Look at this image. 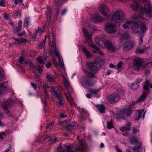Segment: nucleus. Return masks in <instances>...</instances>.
<instances>
[{
	"instance_id": "412c9836",
	"label": "nucleus",
	"mask_w": 152,
	"mask_h": 152,
	"mask_svg": "<svg viewBox=\"0 0 152 152\" xmlns=\"http://www.w3.org/2000/svg\"><path fill=\"white\" fill-rule=\"evenodd\" d=\"M131 124L129 123L126 124L125 126L119 128V129L122 132L129 131L131 129Z\"/></svg>"
},
{
	"instance_id": "09e8293b",
	"label": "nucleus",
	"mask_w": 152,
	"mask_h": 152,
	"mask_svg": "<svg viewBox=\"0 0 152 152\" xmlns=\"http://www.w3.org/2000/svg\"><path fill=\"white\" fill-rule=\"evenodd\" d=\"M42 67L43 66L42 65H38L37 69L39 73H42L43 71Z\"/></svg>"
},
{
	"instance_id": "a19ab883",
	"label": "nucleus",
	"mask_w": 152,
	"mask_h": 152,
	"mask_svg": "<svg viewBox=\"0 0 152 152\" xmlns=\"http://www.w3.org/2000/svg\"><path fill=\"white\" fill-rule=\"evenodd\" d=\"M43 32L41 31L39 29V28H38V30L35 31V33L33 34V37H36L37 35H40Z\"/></svg>"
},
{
	"instance_id": "e2e57ef3",
	"label": "nucleus",
	"mask_w": 152,
	"mask_h": 152,
	"mask_svg": "<svg viewBox=\"0 0 152 152\" xmlns=\"http://www.w3.org/2000/svg\"><path fill=\"white\" fill-rule=\"evenodd\" d=\"M60 117L61 118H64L66 117V115L62 113H60L59 115Z\"/></svg>"
},
{
	"instance_id": "2f4dec72",
	"label": "nucleus",
	"mask_w": 152,
	"mask_h": 152,
	"mask_svg": "<svg viewBox=\"0 0 152 152\" xmlns=\"http://www.w3.org/2000/svg\"><path fill=\"white\" fill-rule=\"evenodd\" d=\"M129 139L130 142L132 144H134L138 142L137 138L134 136L130 137Z\"/></svg>"
},
{
	"instance_id": "8fccbe9b",
	"label": "nucleus",
	"mask_w": 152,
	"mask_h": 152,
	"mask_svg": "<svg viewBox=\"0 0 152 152\" xmlns=\"http://www.w3.org/2000/svg\"><path fill=\"white\" fill-rule=\"evenodd\" d=\"M23 0H14L15 1V5H16L18 3H21L22 5H23Z\"/></svg>"
},
{
	"instance_id": "f704fd0d",
	"label": "nucleus",
	"mask_w": 152,
	"mask_h": 152,
	"mask_svg": "<svg viewBox=\"0 0 152 152\" xmlns=\"http://www.w3.org/2000/svg\"><path fill=\"white\" fill-rule=\"evenodd\" d=\"M75 125L72 123L71 124H68L66 128V132H69L71 130L72 128L74 127Z\"/></svg>"
},
{
	"instance_id": "b1692460",
	"label": "nucleus",
	"mask_w": 152,
	"mask_h": 152,
	"mask_svg": "<svg viewBox=\"0 0 152 152\" xmlns=\"http://www.w3.org/2000/svg\"><path fill=\"white\" fill-rule=\"evenodd\" d=\"M56 78V77L54 76L51 74H48L46 75L47 81L48 82H53Z\"/></svg>"
},
{
	"instance_id": "3c124183",
	"label": "nucleus",
	"mask_w": 152,
	"mask_h": 152,
	"mask_svg": "<svg viewBox=\"0 0 152 152\" xmlns=\"http://www.w3.org/2000/svg\"><path fill=\"white\" fill-rule=\"evenodd\" d=\"M143 80L142 78H138L136 79V81L134 82L136 83L137 84L138 83L140 85V83Z\"/></svg>"
},
{
	"instance_id": "f8f14e48",
	"label": "nucleus",
	"mask_w": 152,
	"mask_h": 152,
	"mask_svg": "<svg viewBox=\"0 0 152 152\" xmlns=\"http://www.w3.org/2000/svg\"><path fill=\"white\" fill-rule=\"evenodd\" d=\"M142 65V59L137 58L135 60L134 64V68L137 71L140 70L141 66Z\"/></svg>"
},
{
	"instance_id": "bf43d9fd",
	"label": "nucleus",
	"mask_w": 152,
	"mask_h": 152,
	"mask_svg": "<svg viewBox=\"0 0 152 152\" xmlns=\"http://www.w3.org/2000/svg\"><path fill=\"white\" fill-rule=\"evenodd\" d=\"M54 123L52 122L51 123L47 125V128H50L54 124Z\"/></svg>"
},
{
	"instance_id": "ea45409f",
	"label": "nucleus",
	"mask_w": 152,
	"mask_h": 152,
	"mask_svg": "<svg viewBox=\"0 0 152 152\" xmlns=\"http://www.w3.org/2000/svg\"><path fill=\"white\" fill-rule=\"evenodd\" d=\"M139 85L138 83L137 84L136 83H133L131 86V88L133 90L137 89L139 87Z\"/></svg>"
},
{
	"instance_id": "603ef678",
	"label": "nucleus",
	"mask_w": 152,
	"mask_h": 152,
	"mask_svg": "<svg viewBox=\"0 0 152 152\" xmlns=\"http://www.w3.org/2000/svg\"><path fill=\"white\" fill-rule=\"evenodd\" d=\"M5 134L4 132H0V140H1L4 139Z\"/></svg>"
},
{
	"instance_id": "393cba45",
	"label": "nucleus",
	"mask_w": 152,
	"mask_h": 152,
	"mask_svg": "<svg viewBox=\"0 0 152 152\" xmlns=\"http://www.w3.org/2000/svg\"><path fill=\"white\" fill-rule=\"evenodd\" d=\"M37 61L41 65H43L45 64L44 61L45 58L42 56H38L37 58Z\"/></svg>"
},
{
	"instance_id": "9b49d317",
	"label": "nucleus",
	"mask_w": 152,
	"mask_h": 152,
	"mask_svg": "<svg viewBox=\"0 0 152 152\" xmlns=\"http://www.w3.org/2000/svg\"><path fill=\"white\" fill-rule=\"evenodd\" d=\"M99 9L101 13L105 16H107L110 14L109 13V10L108 7L104 4L101 5Z\"/></svg>"
},
{
	"instance_id": "1a4fd4ad",
	"label": "nucleus",
	"mask_w": 152,
	"mask_h": 152,
	"mask_svg": "<svg viewBox=\"0 0 152 152\" xmlns=\"http://www.w3.org/2000/svg\"><path fill=\"white\" fill-rule=\"evenodd\" d=\"M109 102L112 104H114L118 102L120 99V96L118 94H114L109 96L107 97Z\"/></svg>"
},
{
	"instance_id": "4be33fe9",
	"label": "nucleus",
	"mask_w": 152,
	"mask_h": 152,
	"mask_svg": "<svg viewBox=\"0 0 152 152\" xmlns=\"http://www.w3.org/2000/svg\"><path fill=\"white\" fill-rule=\"evenodd\" d=\"M13 39L15 41L14 43L17 45H21L26 41V39L24 38L19 39L13 38Z\"/></svg>"
},
{
	"instance_id": "c756f323",
	"label": "nucleus",
	"mask_w": 152,
	"mask_h": 152,
	"mask_svg": "<svg viewBox=\"0 0 152 152\" xmlns=\"http://www.w3.org/2000/svg\"><path fill=\"white\" fill-rule=\"evenodd\" d=\"M149 82L148 80H146L143 83V88L144 89L147 91L149 89Z\"/></svg>"
},
{
	"instance_id": "72a5a7b5",
	"label": "nucleus",
	"mask_w": 152,
	"mask_h": 152,
	"mask_svg": "<svg viewBox=\"0 0 152 152\" xmlns=\"http://www.w3.org/2000/svg\"><path fill=\"white\" fill-rule=\"evenodd\" d=\"M139 115L137 117V120H139L141 117L142 114V118H144L146 112H144V110H138Z\"/></svg>"
},
{
	"instance_id": "0e129e2a",
	"label": "nucleus",
	"mask_w": 152,
	"mask_h": 152,
	"mask_svg": "<svg viewBox=\"0 0 152 152\" xmlns=\"http://www.w3.org/2000/svg\"><path fill=\"white\" fill-rule=\"evenodd\" d=\"M22 21L21 20H19L18 23V26L20 27L21 28V26L22 25Z\"/></svg>"
},
{
	"instance_id": "864d4df0",
	"label": "nucleus",
	"mask_w": 152,
	"mask_h": 152,
	"mask_svg": "<svg viewBox=\"0 0 152 152\" xmlns=\"http://www.w3.org/2000/svg\"><path fill=\"white\" fill-rule=\"evenodd\" d=\"M122 64H123V62L122 61H121L119 62L118 63L117 66V69H118L121 68L122 66Z\"/></svg>"
},
{
	"instance_id": "6ab92c4d",
	"label": "nucleus",
	"mask_w": 152,
	"mask_h": 152,
	"mask_svg": "<svg viewBox=\"0 0 152 152\" xmlns=\"http://www.w3.org/2000/svg\"><path fill=\"white\" fill-rule=\"evenodd\" d=\"M131 7L132 10L134 12H137L139 8L137 2L135 0H133L131 4Z\"/></svg>"
},
{
	"instance_id": "a18cd8bd",
	"label": "nucleus",
	"mask_w": 152,
	"mask_h": 152,
	"mask_svg": "<svg viewBox=\"0 0 152 152\" xmlns=\"http://www.w3.org/2000/svg\"><path fill=\"white\" fill-rule=\"evenodd\" d=\"M58 99L60 100L59 101H58L57 102V104H59L60 106H63L64 105V102L62 100L63 97L62 96V98L61 99H60L59 98H57Z\"/></svg>"
},
{
	"instance_id": "20e7f679",
	"label": "nucleus",
	"mask_w": 152,
	"mask_h": 152,
	"mask_svg": "<svg viewBox=\"0 0 152 152\" xmlns=\"http://www.w3.org/2000/svg\"><path fill=\"white\" fill-rule=\"evenodd\" d=\"M80 146L77 149L74 148L72 145L67 146L65 145L62 147L59 146L58 147V149L59 150H60L61 149V150H63V151H65L66 149L68 152L77 151L78 152H87L85 143L80 141Z\"/></svg>"
},
{
	"instance_id": "13d9d810",
	"label": "nucleus",
	"mask_w": 152,
	"mask_h": 152,
	"mask_svg": "<svg viewBox=\"0 0 152 152\" xmlns=\"http://www.w3.org/2000/svg\"><path fill=\"white\" fill-rule=\"evenodd\" d=\"M39 29H40V30H41V31H42L43 32H45V26L43 25L41 28H39Z\"/></svg>"
},
{
	"instance_id": "338daca9",
	"label": "nucleus",
	"mask_w": 152,
	"mask_h": 152,
	"mask_svg": "<svg viewBox=\"0 0 152 152\" xmlns=\"http://www.w3.org/2000/svg\"><path fill=\"white\" fill-rule=\"evenodd\" d=\"M15 13L17 14V16H18L20 15V11L19 10H15Z\"/></svg>"
},
{
	"instance_id": "49530a36",
	"label": "nucleus",
	"mask_w": 152,
	"mask_h": 152,
	"mask_svg": "<svg viewBox=\"0 0 152 152\" xmlns=\"http://www.w3.org/2000/svg\"><path fill=\"white\" fill-rule=\"evenodd\" d=\"M43 89L44 91V92L47 94L46 89L49 88V87L48 85L47 84H45L42 86Z\"/></svg>"
},
{
	"instance_id": "680f3d73",
	"label": "nucleus",
	"mask_w": 152,
	"mask_h": 152,
	"mask_svg": "<svg viewBox=\"0 0 152 152\" xmlns=\"http://www.w3.org/2000/svg\"><path fill=\"white\" fill-rule=\"evenodd\" d=\"M31 85L35 90L37 88V86L36 85L33 83H31Z\"/></svg>"
},
{
	"instance_id": "37998d69",
	"label": "nucleus",
	"mask_w": 152,
	"mask_h": 152,
	"mask_svg": "<svg viewBox=\"0 0 152 152\" xmlns=\"http://www.w3.org/2000/svg\"><path fill=\"white\" fill-rule=\"evenodd\" d=\"M46 15L47 18L49 16H50L52 12V10L51 8H47V10L46 11Z\"/></svg>"
},
{
	"instance_id": "c9c22d12",
	"label": "nucleus",
	"mask_w": 152,
	"mask_h": 152,
	"mask_svg": "<svg viewBox=\"0 0 152 152\" xmlns=\"http://www.w3.org/2000/svg\"><path fill=\"white\" fill-rule=\"evenodd\" d=\"M145 49H146V48L145 46L143 47V48L141 49L139 48L137 49L135 51V53L137 54L142 53L144 52V50Z\"/></svg>"
},
{
	"instance_id": "69168bd1",
	"label": "nucleus",
	"mask_w": 152,
	"mask_h": 152,
	"mask_svg": "<svg viewBox=\"0 0 152 152\" xmlns=\"http://www.w3.org/2000/svg\"><path fill=\"white\" fill-rule=\"evenodd\" d=\"M51 65H52L49 62V63H48L46 64V66L47 68L48 69L50 68V66H51Z\"/></svg>"
},
{
	"instance_id": "473e14b6",
	"label": "nucleus",
	"mask_w": 152,
	"mask_h": 152,
	"mask_svg": "<svg viewBox=\"0 0 152 152\" xmlns=\"http://www.w3.org/2000/svg\"><path fill=\"white\" fill-rule=\"evenodd\" d=\"M84 72H86V74L88 77H90L92 78L94 76V74L96 72H88L86 69H83Z\"/></svg>"
},
{
	"instance_id": "4468645a",
	"label": "nucleus",
	"mask_w": 152,
	"mask_h": 152,
	"mask_svg": "<svg viewBox=\"0 0 152 152\" xmlns=\"http://www.w3.org/2000/svg\"><path fill=\"white\" fill-rule=\"evenodd\" d=\"M105 19V18L101 17L99 15L97 14L93 17L91 21L95 23H102L104 21Z\"/></svg>"
},
{
	"instance_id": "6e6552de",
	"label": "nucleus",
	"mask_w": 152,
	"mask_h": 152,
	"mask_svg": "<svg viewBox=\"0 0 152 152\" xmlns=\"http://www.w3.org/2000/svg\"><path fill=\"white\" fill-rule=\"evenodd\" d=\"M87 65L88 69L93 72H96L99 70V64L98 63L88 62Z\"/></svg>"
},
{
	"instance_id": "7c9ffc66",
	"label": "nucleus",
	"mask_w": 152,
	"mask_h": 152,
	"mask_svg": "<svg viewBox=\"0 0 152 152\" xmlns=\"http://www.w3.org/2000/svg\"><path fill=\"white\" fill-rule=\"evenodd\" d=\"M132 23L131 20H128L125 23L123 24L122 26L123 27L125 28H129L130 26L132 25Z\"/></svg>"
},
{
	"instance_id": "58836bf2",
	"label": "nucleus",
	"mask_w": 152,
	"mask_h": 152,
	"mask_svg": "<svg viewBox=\"0 0 152 152\" xmlns=\"http://www.w3.org/2000/svg\"><path fill=\"white\" fill-rule=\"evenodd\" d=\"M30 22V20L29 18L26 17L24 20V23L25 26L26 27L29 26V23Z\"/></svg>"
},
{
	"instance_id": "774afa93",
	"label": "nucleus",
	"mask_w": 152,
	"mask_h": 152,
	"mask_svg": "<svg viewBox=\"0 0 152 152\" xmlns=\"http://www.w3.org/2000/svg\"><path fill=\"white\" fill-rule=\"evenodd\" d=\"M133 132L134 133H136L138 132V131L137 129L136 128H133Z\"/></svg>"
},
{
	"instance_id": "aec40b11",
	"label": "nucleus",
	"mask_w": 152,
	"mask_h": 152,
	"mask_svg": "<svg viewBox=\"0 0 152 152\" xmlns=\"http://www.w3.org/2000/svg\"><path fill=\"white\" fill-rule=\"evenodd\" d=\"M61 76L63 78V83L65 87H66L67 90H69V91H71V92L73 91V90L72 89L70 88V86L68 81L66 80L65 77L62 74L61 75Z\"/></svg>"
},
{
	"instance_id": "7ed1b4c3",
	"label": "nucleus",
	"mask_w": 152,
	"mask_h": 152,
	"mask_svg": "<svg viewBox=\"0 0 152 152\" xmlns=\"http://www.w3.org/2000/svg\"><path fill=\"white\" fill-rule=\"evenodd\" d=\"M83 31L85 37L90 42V43L88 42V45L90 47H92L94 49L92 50V52L94 53H98L102 56H104V54L101 51L100 49L92 42L91 35L88 32L86 29L83 28Z\"/></svg>"
},
{
	"instance_id": "bb28decb",
	"label": "nucleus",
	"mask_w": 152,
	"mask_h": 152,
	"mask_svg": "<svg viewBox=\"0 0 152 152\" xmlns=\"http://www.w3.org/2000/svg\"><path fill=\"white\" fill-rule=\"evenodd\" d=\"M97 108L100 113H104L105 111L104 106L102 104H99L97 106Z\"/></svg>"
},
{
	"instance_id": "f03ea898",
	"label": "nucleus",
	"mask_w": 152,
	"mask_h": 152,
	"mask_svg": "<svg viewBox=\"0 0 152 152\" xmlns=\"http://www.w3.org/2000/svg\"><path fill=\"white\" fill-rule=\"evenodd\" d=\"M49 37L50 45L53 50V53L55 56L58 58L59 66L62 68L64 67L63 64L62 63V59L61 57L60 56V53L56 47L53 34L52 33H49Z\"/></svg>"
},
{
	"instance_id": "79ce46f5",
	"label": "nucleus",
	"mask_w": 152,
	"mask_h": 152,
	"mask_svg": "<svg viewBox=\"0 0 152 152\" xmlns=\"http://www.w3.org/2000/svg\"><path fill=\"white\" fill-rule=\"evenodd\" d=\"M147 94H148L147 93L145 92H143L141 96L139 98V100L140 101H142L145 99Z\"/></svg>"
},
{
	"instance_id": "c03bdc74",
	"label": "nucleus",
	"mask_w": 152,
	"mask_h": 152,
	"mask_svg": "<svg viewBox=\"0 0 152 152\" xmlns=\"http://www.w3.org/2000/svg\"><path fill=\"white\" fill-rule=\"evenodd\" d=\"M129 37V35L128 33H126L122 35L120 39H121L123 40L124 39H127Z\"/></svg>"
},
{
	"instance_id": "0eeeda50",
	"label": "nucleus",
	"mask_w": 152,
	"mask_h": 152,
	"mask_svg": "<svg viewBox=\"0 0 152 152\" xmlns=\"http://www.w3.org/2000/svg\"><path fill=\"white\" fill-rule=\"evenodd\" d=\"M111 17L112 20L115 21L122 20L124 18L123 14L122 11L121 10L116 11Z\"/></svg>"
},
{
	"instance_id": "cd10ccee",
	"label": "nucleus",
	"mask_w": 152,
	"mask_h": 152,
	"mask_svg": "<svg viewBox=\"0 0 152 152\" xmlns=\"http://www.w3.org/2000/svg\"><path fill=\"white\" fill-rule=\"evenodd\" d=\"M84 84L86 86H91L94 85V83L92 81H91L88 79H85L83 80Z\"/></svg>"
},
{
	"instance_id": "39448f33",
	"label": "nucleus",
	"mask_w": 152,
	"mask_h": 152,
	"mask_svg": "<svg viewBox=\"0 0 152 152\" xmlns=\"http://www.w3.org/2000/svg\"><path fill=\"white\" fill-rule=\"evenodd\" d=\"M141 11L143 15H145L147 17L150 18L152 14V7L149 4L146 3L144 5V8L141 7Z\"/></svg>"
},
{
	"instance_id": "5fc2aeb1",
	"label": "nucleus",
	"mask_w": 152,
	"mask_h": 152,
	"mask_svg": "<svg viewBox=\"0 0 152 152\" xmlns=\"http://www.w3.org/2000/svg\"><path fill=\"white\" fill-rule=\"evenodd\" d=\"M4 0H0V6L2 7H5V5L4 4Z\"/></svg>"
},
{
	"instance_id": "4d7b16f0",
	"label": "nucleus",
	"mask_w": 152,
	"mask_h": 152,
	"mask_svg": "<svg viewBox=\"0 0 152 152\" xmlns=\"http://www.w3.org/2000/svg\"><path fill=\"white\" fill-rule=\"evenodd\" d=\"M139 43H140V45H141L142 44L143 42V37H140L139 38Z\"/></svg>"
},
{
	"instance_id": "a878e982",
	"label": "nucleus",
	"mask_w": 152,
	"mask_h": 152,
	"mask_svg": "<svg viewBox=\"0 0 152 152\" xmlns=\"http://www.w3.org/2000/svg\"><path fill=\"white\" fill-rule=\"evenodd\" d=\"M104 39L103 38H100L99 37H96L95 39L96 43L100 46H101L102 44L103 41Z\"/></svg>"
},
{
	"instance_id": "2eb2a0df",
	"label": "nucleus",
	"mask_w": 152,
	"mask_h": 152,
	"mask_svg": "<svg viewBox=\"0 0 152 152\" xmlns=\"http://www.w3.org/2000/svg\"><path fill=\"white\" fill-rule=\"evenodd\" d=\"M105 28L107 32L109 33H113L115 32L116 29L112 24H108L105 26Z\"/></svg>"
},
{
	"instance_id": "6e6d98bb",
	"label": "nucleus",
	"mask_w": 152,
	"mask_h": 152,
	"mask_svg": "<svg viewBox=\"0 0 152 152\" xmlns=\"http://www.w3.org/2000/svg\"><path fill=\"white\" fill-rule=\"evenodd\" d=\"M21 28L18 26L17 28H16L14 29V32L15 33L18 32V31H20Z\"/></svg>"
},
{
	"instance_id": "f257e3e1",
	"label": "nucleus",
	"mask_w": 152,
	"mask_h": 152,
	"mask_svg": "<svg viewBox=\"0 0 152 152\" xmlns=\"http://www.w3.org/2000/svg\"><path fill=\"white\" fill-rule=\"evenodd\" d=\"M142 18L140 17H137L134 19L131 26L132 32L133 34H137L141 31L144 33L147 28L145 24L142 22Z\"/></svg>"
},
{
	"instance_id": "423d86ee",
	"label": "nucleus",
	"mask_w": 152,
	"mask_h": 152,
	"mask_svg": "<svg viewBox=\"0 0 152 152\" xmlns=\"http://www.w3.org/2000/svg\"><path fill=\"white\" fill-rule=\"evenodd\" d=\"M14 103V100L11 98H9L3 103L2 107L3 109L6 110V113L8 115L10 116L11 113L8 109V108L11 106Z\"/></svg>"
},
{
	"instance_id": "052dcab7",
	"label": "nucleus",
	"mask_w": 152,
	"mask_h": 152,
	"mask_svg": "<svg viewBox=\"0 0 152 152\" xmlns=\"http://www.w3.org/2000/svg\"><path fill=\"white\" fill-rule=\"evenodd\" d=\"M67 11V10L66 8L64 9L62 11L61 14L62 15H64L65 14Z\"/></svg>"
},
{
	"instance_id": "5701e85b",
	"label": "nucleus",
	"mask_w": 152,
	"mask_h": 152,
	"mask_svg": "<svg viewBox=\"0 0 152 152\" xmlns=\"http://www.w3.org/2000/svg\"><path fill=\"white\" fill-rule=\"evenodd\" d=\"M141 143V142H138L134 147L132 148L134 152H140V149Z\"/></svg>"
},
{
	"instance_id": "4c0bfd02",
	"label": "nucleus",
	"mask_w": 152,
	"mask_h": 152,
	"mask_svg": "<svg viewBox=\"0 0 152 152\" xmlns=\"http://www.w3.org/2000/svg\"><path fill=\"white\" fill-rule=\"evenodd\" d=\"M100 89H98L96 90H93L92 89H90L88 90L89 92L93 94L96 95V94L99 92Z\"/></svg>"
},
{
	"instance_id": "a211bd4d",
	"label": "nucleus",
	"mask_w": 152,
	"mask_h": 152,
	"mask_svg": "<svg viewBox=\"0 0 152 152\" xmlns=\"http://www.w3.org/2000/svg\"><path fill=\"white\" fill-rule=\"evenodd\" d=\"M68 92L69 95L65 93L66 98L72 106H75V104L74 102L73 101V99L71 96V93L73 91L71 92V91H69V90H68Z\"/></svg>"
},
{
	"instance_id": "9d476101",
	"label": "nucleus",
	"mask_w": 152,
	"mask_h": 152,
	"mask_svg": "<svg viewBox=\"0 0 152 152\" xmlns=\"http://www.w3.org/2000/svg\"><path fill=\"white\" fill-rule=\"evenodd\" d=\"M59 91L57 87L53 86L51 88L50 92L53 96L56 97L57 98L61 99L62 98V96L60 93H59Z\"/></svg>"
},
{
	"instance_id": "c85d7f7f",
	"label": "nucleus",
	"mask_w": 152,
	"mask_h": 152,
	"mask_svg": "<svg viewBox=\"0 0 152 152\" xmlns=\"http://www.w3.org/2000/svg\"><path fill=\"white\" fill-rule=\"evenodd\" d=\"M83 51L87 58H89L92 57V55L91 54L90 52L85 47H83Z\"/></svg>"
},
{
	"instance_id": "e433bc0d",
	"label": "nucleus",
	"mask_w": 152,
	"mask_h": 152,
	"mask_svg": "<svg viewBox=\"0 0 152 152\" xmlns=\"http://www.w3.org/2000/svg\"><path fill=\"white\" fill-rule=\"evenodd\" d=\"M107 128L108 129H110L113 128V126L112 121H110L107 123Z\"/></svg>"
},
{
	"instance_id": "dca6fc26",
	"label": "nucleus",
	"mask_w": 152,
	"mask_h": 152,
	"mask_svg": "<svg viewBox=\"0 0 152 152\" xmlns=\"http://www.w3.org/2000/svg\"><path fill=\"white\" fill-rule=\"evenodd\" d=\"M104 44L105 47L107 48L108 49L111 51H114L115 50V47L109 41H105L104 42Z\"/></svg>"
},
{
	"instance_id": "f3484780",
	"label": "nucleus",
	"mask_w": 152,
	"mask_h": 152,
	"mask_svg": "<svg viewBox=\"0 0 152 152\" xmlns=\"http://www.w3.org/2000/svg\"><path fill=\"white\" fill-rule=\"evenodd\" d=\"M133 45V44L131 42H126L123 46L124 50L126 51H129L132 49Z\"/></svg>"
},
{
	"instance_id": "de8ad7c7",
	"label": "nucleus",
	"mask_w": 152,
	"mask_h": 152,
	"mask_svg": "<svg viewBox=\"0 0 152 152\" xmlns=\"http://www.w3.org/2000/svg\"><path fill=\"white\" fill-rule=\"evenodd\" d=\"M19 62L20 64L24 63V58L23 57L21 56L19 58Z\"/></svg>"
},
{
	"instance_id": "ddd939ff",
	"label": "nucleus",
	"mask_w": 152,
	"mask_h": 152,
	"mask_svg": "<svg viewBox=\"0 0 152 152\" xmlns=\"http://www.w3.org/2000/svg\"><path fill=\"white\" fill-rule=\"evenodd\" d=\"M132 106L131 105L130 107L126 109H124L120 111V113L121 116L122 115H123L124 116H130L132 113Z\"/></svg>"
}]
</instances>
